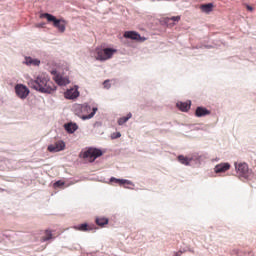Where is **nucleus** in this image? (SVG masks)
Returning a JSON list of instances; mask_svg holds the SVG:
<instances>
[{
    "label": "nucleus",
    "mask_w": 256,
    "mask_h": 256,
    "mask_svg": "<svg viewBox=\"0 0 256 256\" xmlns=\"http://www.w3.org/2000/svg\"><path fill=\"white\" fill-rule=\"evenodd\" d=\"M31 89L38 91V93H44L46 95H53L57 91V87L53 82L49 83V78L45 76H37L34 80H30L28 83Z\"/></svg>",
    "instance_id": "nucleus-1"
},
{
    "label": "nucleus",
    "mask_w": 256,
    "mask_h": 256,
    "mask_svg": "<svg viewBox=\"0 0 256 256\" xmlns=\"http://www.w3.org/2000/svg\"><path fill=\"white\" fill-rule=\"evenodd\" d=\"M40 19H46L48 23H52L53 27L58 29L60 33H65L67 21L63 18L58 19L51 13H41Z\"/></svg>",
    "instance_id": "nucleus-2"
},
{
    "label": "nucleus",
    "mask_w": 256,
    "mask_h": 256,
    "mask_svg": "<svg viewBox=\"0 0 256 256\" xmlns=\"http://www.w3.org/2000/svg\"><path fill=\"white\" fill-rule=\"evenodd\" d=\"M102 155L103 150L93 147L86 148L85 150H82L80 153V157H82V159H88L90 163H94V161L96 159H99V157H102Z\"/></svg>",
    "instance_id": "nucleus-3"
},
{
    "label": "nucleus",
    "mask_w": 256,
    "mask_h": 256,
    "mask_svg": "<svg viewBox=\"0 0 256 256\" xmlns=\"http://www.w3.org/2000/svg\"><path fill=\"white\" fill-rule=\"evenodd\" d=\"M96 60L97 61H107L117 53V49L115 48H105L103 46L96 48Z\"/></svg>",
    "instance_id": "nucleus-4"
},
{
    "label": "nucleus",
    "mask_w": 256,
    "mask_h": 256,
    "mask_svg": "<svg viewBox=\"0 0 256 256\" xmlns=\"http://www.w3.org/2000/svg\"><path fill=\"white\" fill-rule=\"evenodd\" d=\"M235 171L239 175V177H243V179H251V175H253V170L249 169V165L245 162L234 163Z\"/></svg>",
    "instance_id": "nucleus-5"
},
{
    "label": "nucleus",
    "mask_w": 256,
    "mask_h": 256,
    "mask_svg": "<svg viewBox=\"0 0 256 256\" xmlns=\"http://www.w3.org/2000/svg\"><path fill=\"white\" fill-rule=\"evenodd\" d=\"M14 91L18 99H21L22 101H25V99H27V97H29L31 93V90H29V87L21 83H18L14 86Z\"/></svg>",
    "instance_id": "nucleus-6"
},
{
    "label": "nucleus",
    "mask_w": 256,
    "mask_h": 256,
    "mask_svg": "<svg viewBox=\"0 0 256 256\" xmlns=\"http://www.w3.org/2000/svg\"><path fill=\"white\" fill-rule=\"evenodd\" d=\"M65 147V141L58 140L54 144H49L47 149L49 153H59L60 151H64Z\"/></svg>",
    "instance_id": "nucleus-7"
},
{
    "label": "nucleus",
    "mask_w": 256,
    "mask_h": 256,
    "mask_svg": "<svg viewBox=\"0 0 256 256\" xmlns=\"http://www.w3.org/2000/svg\"><path fill=\"white\" fill-rule=\"evenodd\" d=\"M81 93L79 92V85H74L73 88L67 89L64 93L65 99L75 100L78 99Z\"/></svg>",
    "instance_id": "nucleus-8"
},
{
    "label": "nucleus",
    "mask_w": 256,
    "mask_h": 256,
    "mask_svg": "<svg viewBox=\"0 0 256 256\" xmlns=\"http://www.w3.org/2000/svg\"><path fill=\"white\" fill-rule=\"evenodd\" d=\"M91 109L92 108H91V106L89 104H83L82 105V110H84V111H91ZM97 111H99V108L93 107V109H92L90 114L82 115L81 116L82 121H87L89 119H93L95 117Z\"/></svg>",
    "instance_id": "nucleus-9"
},
{
    "label": "nucleus",
    "mask_w": 256,
    "mask_h": 256,
    "mask_svg": "<svg viewBox=\"0 0 256 256\" xmlns=\"http://www.w3.org/2000/svg\"><path fill=\"white\" fill-rule=\"evenodd\" d=\"M205 161V155L194 153L190 156V164L194 167H201V164Z\"/></svg>",
    "instance_id": "nucleus-10"
},
{
    "label": "nucleus",
    "mask_w": 256,
    "mask_h": 256,
    "mask_svg": "<svg viewBox=\"0 0 256 256\" xmlns=\"http://www.w3.org/2000/svg\"><path fill=\"white\" fill-rule=\"evenodd\" d=\"M229 169H231V164L229 162H221L214 167V173H226Z\"/></svg>",
    "instance_id": "nucleus-11"
},
{
    "label": "nucleus",
    "mask_w": 256,
    "mask_h": 256,
    "mask_svg": "<svg viewBox=\"0 0 256 256\" xmlns=\"http://www.w3.org/2000/svg\"><path fill=\"white\" fill-rule=\"evenodd\" d=\"M23 64L27 65V67H31V65H33L34 67H39L41 65V60H39L38 58H33L31 56H25Z\"/></svg>",
    "instance_id": "nucleus-12"
},
{
    "label": "nucleus",
    "mask_w": 256,
    "mask_h": 256,
    "mask_svg": "<svg viewBox=\"0 0 256 256\" xmlns=\"http://www.w3.org/2000/svg\"><path fill=\"white\" fill-rule=\"evenodd\" d=\"M66 133H68L69 135H73V133H75V131H77V129H79V125H77L76 122L70 121L68 123H65L63 125Z\"/></svg>",
    "instance_id": "nucleus-13"
},
{
    "label": "nucleus",
    "mask_w": 256,
    "mask_h": 256,
    "mask_svg": "<svg viewBox=\"0 0 256 256\" xmlns=\"http://www.w3.org/2000/svg\"><path fill=\"white\" fill-rule=\"evenodd\" d=\"M73 229H75V231H82L83 233H87V231H93L95 227L93 225H89L87 222H84L82 224L73 226Z\"/></svg>",
    "instance_id": "nucleus-14"
},
{
    "label": "nucleus",
    "mask_w": 256,
    "mask_h": 256,
    "mask_svg": "<svg viewBox=\"0 0 256 256\" xmlns=\"http://www.w3.org/2000/svg\"><path fill=\"white\" fill-rule=\"evenodd\" d=\"M211 113V110L207 109V107L204 106H198L195 110V117L201 118V117H207Z\"/></svg>",
    "instance_id": "nucleus-15"
},
{
    "label": "nucleus",
    "mask_w": 256,
    "mask_h": 256,
    "mask_svg": "<svg viewBox=\"0 0 256 256\" xmlns=\"http://www.w3.org/2000/svg\"><path fill=\"white\" fill-rule=\"evenodd\" d=\"M176 107H178L183 113H187L189 109H191V100L186 102L179 101L176 103Z\"/></svg>",
    "instance_id": "nucleus-16"
},
{
    "label": "nucleus",
    "mask_w": 256,
    "mask_h": 256,
    "mask_svg": "<svg viewBox=\"0 0 256 256\" xmlns=\"http://www.w3.org/2000/svg\"><path fill=\"white\" fill-rule=\"evenodd\" d=\"M177 161L180 162L181 165H185V167H191V157L180 154L177 156Z\"/></svg>",
    "instance_id": "nucleus-17"
},
{
    "label": "nucleus",
    "mask_w": 256,
    "mask_h": 256,
    "mask_svg": "<svg viewBox=\"0 0 256 256\" xmlns=\"http://www.w3.org/2000/svg\"><path fill=\"white\" fill-rule=\"evenodd\" d=\"M179 21H181V16L166 17L164 18V25L169 27V25H175V23H179Z\"/></svg>",
    "instance_id": "nucleus-18"
},
{
    "label": "nucleus",
    "mask_w": 256,
    "mask_h": 256,
    "mask_svg": "<svg viewBox=\"0 0 256 256\" xmlns=\"http://www.w3.org/2000/svg\"><path fill=\"white\" fill-rule=\"evenodd\" d=\"M95 223L98 225V227H105V225H109V218L102 216V217H96Z\"/></svg>",
    "instance_id": "nucleus-19"
},
{
    "label": "nucleus",
    "mask_w": 256,
    "mask_h": 256,
    "mask_svg": "<svg viewBox=\"0 0 256 256\" xmlns=\"http://www.w3.org/2000/svg\"><path fill=\"white\" fill-rule=\"evenodd\" d=\"M55 82L57 83V85H59V87H65L66 85H69V83H71V80H69V78L67 77L60 76L55 79Z\"/></svg>",
    "instance_id": "nucleus-20"
},
{
    "label": "nucleus",
    "mask_w": 256,
    "mask_h": 256,
    "mask_svg": "<svg viewBox=\"0 0 256 256\" xmlns=\"http://www.w3.org/2000/svg\"><path fill=\"white\" fill-rule=\"evenodd\" d=\"M124 37H125V39H132V41H137V39L139 37V32L126 31L124 33Z\"/></svg>",
    "instance_id": "nucleus-21"
},
{
    "label": "nucleus",
    "mask_w": 256,
    "mask_h": 256,
    "mask_svg": "<svg viewBox=\"0 0 256 256\" xmlns=\"http://www.w3.org/2000/svg\"><path fill=\"white\" fill-rule=\"evenodd\" d=\"M131 117H133V114L131 112L127 113L126 116H122L118 119L117 123L120 126L125 125V123H127V121H129V119H131Z\"/></svg>",
    "instance_id": "nucleus-22"
},
{
    "label": "nucleus",
    "mask_w": 256,
    "mask_h": 256,
    "mask_svg": "<svg viewBox=\"0 0 256 256\" xmlns=\"http://www.w3.org/2000/svg\"><path fill=\"white\" fill-rule=\"evenodd\" d=\"M200 9L202 11V13H211V11H213V3H207V4H202L200 6Z\"/></svg>",
    "instance_id": "nucleus-23"
},
{
    "label": "nucleus",
    "mask_w": 256,
    "mask_h": 256,
    "mask_svg": "<svg viewBox=\"0 0 256 256\" xmlns=\"http://www.w3.org/2000/svg\"><path fill=\"white\" fill-rule=\"evenodd\" d=\"M126 185H131L132 187H129ZM122 186H124L125 189H130L131 191H133V189H134L133 187H135V183H133V181H131V180L122 178Z\"/></svg>",
    "instance_id": "nucleus-24"
},
{
    "label": "nucleus",
    "mask_w": 256,
    "mask_h": 256,
    "mask_svg": "<svg viewBox=\"0 0 256 256\" xmlns=\"http://www.w3.org/2000/svg\"><path fill=\"white\" fill-rule=\"evenodd\" d=\"M110 183H117L118 185H120L121 187L123 186V178H116V177H111L109 179Z\"/></svg>",
    "instance_id": "nucleus-25"
},
{
    "label": "nucleus",
    "mask_w": 256,
    "mask_h": 256,
    "mask_svg": "<svg viewBox=\"0 0 256 256\" xmlns=\"http://www.w3.org/2000/svg\"><path fill=\"white\" fill-rule=\"evenodd\" d=\"M65 186V182L62 180H57L54 184L53 187L54 189H61V187Z\"/></svg>",
    "instance_id": "nucleus-26"
},
{
    "label": "nucleus",
    "mask_w": 256,
    "mask_h": 256,
    "mask_svg": "<svg viewBox=\"0 0 256 256\" xmlns=\"http://www.w3.org/2000/svg\"><path fill=\"white\" fill-rule=\"evenodd\" d=\"M53 239V233L50 230H46V237L43 238V241H51Z\"/></svg>",
    "instance_id": "nucleus-27"
},
{
    "label": "nucleus",
    "mask_w": 256,
    "mask_h": 256,
    "mask_svg": "<svg viewBox=\"0 0 256 256\" xmlns=\"http://www.w3.org/2000/svg\"><path fill=\"white\" fill-rule=\"evenodd\" d=\"M110 137L112 140L119 139L121 137V132H114Z\"/></svg>",
    "instance_id": "nucleus-28"
},
{
    "label": "nucleus",
    "mask_w": 256,
    "mask_h": 256,
    "mask_svg": "<svg viewBox=\"0 0 256 256\" xmlns=\"http://www.w3.org/2000/svg\"><path fill=\"white\" fill-rule=\"evenodd\" d=\"M51 75H53L54 77H56V79L60 78L61 75L59 74V72L57 71V69H53L51 70Z\"/></svg>",
    "instance_id": "nucleus-29"
},
{
    "label": "nucleus",
    "mask_w": 256,
    "mask_h": 256,
    "mask_svg": "<svg viewBox=\"0 0 256 256\" xmlns=\"http://www.w3.org/2000/svg\"><path fill=\"white\" fill-rule=\"evenodd\" d=\"M136 41H138L139 43H143L144 41H147V37L141 36V34H139V37Z\"/></svg>",
    "instance_id": "nucleus-30"
},
{
    "label": "nucleus",
    "mask_w": 256,
    "mask_h": 256,
    "mask_svg": "<svg viewBox=\"0 0 256 256\" xmlns=\"http://www.w3.org/2000/svg\"><path fill=\"white\" fill-rule=\"evenodd\" d=\"M103 85L105 89H111V84L109 83V80H105L103 82Z\"/></svg>",
    "instance_id": "nucleus-31"
},
{
    "label": "nucleus",
    "mask_w": 256,
    "mask_h": 256,
    "mask_svg": "<svg viewBox=\"0 0 256 256\" xmlns=\"http://www.w3.org/2000/svg\"><path fill=\"white\" fill-rule=\"evenodd\" d=\"M247 11H253V6L246 4Z\"/></svg>",
    "instance_id": "nucleus-32"
},
{
    "label": "nucleus",
    "mask_w": 256,
    "mask_h": 256,
    "mask_svg": "<svg viewBox=\"0 0 256 256\" xmlns=\"http://www.w3.org/2000/svg\"><path fill=\"white\" fill-rule=\"evenodd\" d=\"M203 49H213L212 45H203Z\"/></svg>",
    "instance_id": "nucleus-33"
},
{
    "label": "nucleus",
    "mask_w": 256,
    "mask_h": 256,
    "mask_svg": "<svg viewBox=\"0 0 256 256\" xmlns=\"http://www.w3.org/2000/svg\"><path fill=\"white\" fill-rule=\"evenodd\" d=\"M233 254L239 255V250H238V249H234V250L232 251V255H233Z\"/></svg>",
    "instance_id": "nucleus-34"
},
{
    "label": "nucleus",
    "mask_w": 256,
    "mask_h": 256,
    "mask_svg": "<svg viewBox=\"0 0 256 256\" xmlns=\"http://www.w3.org/2000/svg\"><path fill=\"white\" fill-rule=\"evenodd\" d=\"M37 27L43 28V27H45V23H39V24H37Z\"/></svg>",
    "instance_id": "nucleus-35"
},
{
    "label": "nucleus",
    "mask_w": 256,
    "mask_h": 256,
    "mask_svg": "<svg viewBox=\"0 0 256 256\" xmlns=\"http://www.w3.org/2000/svg\"><path fill=\"white\" fill-rule=\"evenodd\" d=\"M193 49H203V45L195 46V47H193Z\"/></svg>",
    "instance_id": "nucleus-36"
},
{
    "label": "nucleus",
    "mask_w": 256,
    "mask_h": 256,
    "mask_svg": "<svg viewBox=\"0 0 256 256\" xmlns=\"http://www.w3.org/2000/svg\"><path fill=\"white\" fill-rule=\"evenodd\" d=\"M179 253H185V250H180V251H178Z\"/></svg>",
    "instance_id": "nucleus-37"
},
{
    "label": "nucleus",
    "mask_w": 256,
    "mask_h": 256,
    "mask_svg": "<svg viewBox=\"0 0 256 256\" xmlns=\"http://www.w3.org/2000/svg\"><path fill=\"white\" fill-rule=\"evenodd\" d=\"M214 161H219V158H215Z\"/></svg>",
    "instance_id": "nucleus-38"
},
{
    "label": "nucleus",
    "mask_w": 256,
    "mask_h": 256,
    "mask_svg": "<svg viewBox=\"0 0 256 256\" xmlns=\"http://www.w3.org/2000/svg\"><path fill=\"white\" fill-rule=\"evenodd\" d=\"M199 129H201V128H196L197 131H199Z\"/></svg>",
    "instance_id": "nucleus-39"
},
{
    "label": "nucleus",
    "mask_w": 256,
    "mask_h": 256,
    "mask_svg": "<svg viewBox=\"0 0 256 256\" xmlns=\"http://www.w3.org/2000/svg\"><path fill=\"white\" fill-rule=\"evenodd\" d=\"M157 1H161V0H157Z\"/></svg>",
    "instance_id": "nucleus-40"
}]
</instances>
